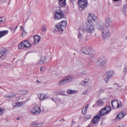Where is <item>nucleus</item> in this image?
<instances>
[{"mask_svg":"<svg viewBox=\"0 0 127 127\" xmlns=\"http://www.w3.org/2000/svg\"><path fill=\"white\" fill-rule=\"evenodd\" d=\"M93 49L92 48L89 46L83 47L81 50V52L85 54H89L91 53H92Z\"/></svg>","mask_w":127,"mask_h":127,"instance_id":"423d86ee","label":"nucleus"},{"mask_svg":"<svg viewBox=\"0 0 127 127\" xmlns=\"http://www.w3.org/2000/svg\"><path fill=\"white\" fill-rule=\"evenodd\" d=\"M44 99L47 98L49 97V96L47 95H44Z\"/></svg>","mask_w":127,"mask_h":127,"instance_id":"a18cd8bd","label":"nucleus"},{"mask_svg":"<svg viewBox=\"0 0 127 127\" xmlns=\"http://www.w3.org/2000/svg\"><path fill=\"white\" fill-rule=\"evenodd\" d=\"M36 82L38 83H41L40 81H39L38 80H36Z\"/></svg>","mask_w":127,"mask_h":127,"instance_id":"5fc2aeb1","label":"nucleus"},{"mask_svg":"<svg viewBox=\"0 0 127 127\" xmlns=\"http://www.w3.org/2000/svg\"><path fill=\"white\" fill-rule=\"evenodd\" d=\"M125 70L126 71H127V63H126L125 64Z\"/></svg>","mask_w":127,"mask_h":127,"instance_id":"79ce46f5","label":"nucleus"},{"mask_svg":"<svg viewBox=\"0 0 127 127\" xmlns=\"http://www.w3.org/2000/svg\"><path fill=\"white\" fill-rule=\"evenodd\" d=\"M19 119V118H18L17 119V120H18Z\"/></svg>","mask_w":127,"mask_h":127,"instance_id":"680f3d73","label":"nucleus"},{"mask_svg":"<svg viewBox=\"0 0 127 127\" xmlns=\"http://www.w3.org/2000/svg\"><path fill=\"white\" fill-rule=\"evenodd\" d=\"M18 26H17L16 27V29H17V27H18Z\"/></svg>","mask_w":127,"mask_h":127,"instance_id":"e2e57ef3","label":"nucleus"},{"mask_svg":"<svg viewBox=\"0 0 127 127\" xmlns=\"http://www.w3.org/2000/svg\"><path fill=\"white\" fill-rule=\"evenodd\" d=\"M87 29L88 32L92 33L94 29V24L93 22H90L88 21L87 22Z\"/></svg>","mask_w":127,"mask_h":127,"instance_id":"1a4fd4ad","label":"nucleus"},{"mask_svg":"<svg viewBox=\"0 0 127 127\" xmlns=\"http://www.w3.org/2000/svg\"><path fill=\"white\" fill-rule=\"evenodd\" d=\"M59 4L62 6H64L66 4V0H59Z\"/></svg>","mask_w":127,"mask_h":127,"instance_id":"412c9836","label":"nucleus"},{"mask_svg":"<svg viewBox=\"0 0 127 127\" xmlns=\"http://www.w3.org/2000/svg\"><path fill=\"white\" fill-rule=\"evenodd\" d=\"M24 44L26 48H28L31 46V44L27 40H25L23 41Z\"/></svg>","mask_w":127,"mask_h":127,"instance_id":"5701e85b","label":"nucleus"},{"mask_svg":"<svg viewBox=\"0 0 127 127\" xmlns=\"http://www.w3.org/2000/svg\"><path fill=\"white\" fill-rule=\"evenodd\" d=\"M104 108L109 113L110 111L111 110V108L110 106H106Z\"/></svg>","mask_w":127,"mask_h":127,"instance_id":"c9c22d12","label":"nucleus"},{"mask_svg":"<svg viewBox=\"0 0 127 127\" xmlns=\"http://www.w3.org/2000/svg\"><path fill=\"white\" fill-rule=\"evenodd\" d=\"M96 104L98 106H101L104 105V102L101 99H99L97 101Z\"/></svg>","mask_w":127,"mask_h":127,"instance_id":"4be33fe9","label":"nucleus"},{"mask_svg":"<svg viewBox=\"0 0 127 127\" xmlns=\"http://www.w3.org/2000/svg\"><path fill=\"white\" fill-rule=\"evenodd\" d=\"M76 122L75 121H73L71 123V125H73L74 124H75Z\"/></svg>","mask_w":127,"mask_h":127,"instance_id":"8fccbe9b","label":"nucleus"},{"mask_svg":"<svg viewBox=\"0 0 127 127\" xmlns=\"http://www.w3.org/2000/svg\"><path fill=\"white\" fill-rule=\"evenodd\" d=\"M3 112V111L2 109L0 108V116L1 115Z\"/></svg>","mask_w":127,"mask_h":127,"instance_id":"a19ab883","label":"nucleus"},{"mask_svg":"<svg viewBox=\"0 0 127 127\" xmlns=\"http://www.w3.org/2000/svg\"><path fill=\"white\" fill-rule=\"evenodd\" d=\"M47 28L45 26H43L42 28V32H45Z\"/></svg>","mask_w":127,"mask_h":127,"instance_id":"ea45409f","label":"nucleus"},{"mask_svg":"<svg viewBox=\"0 0 127 127\" xmlns=\"http://www.w3.org/2000/svg\"><path fill=\"white\" fill-rule=\"evenodd\" d=\"M6 51L5 49L3 48H2L0 49V54H5Z\"/></svg>","mask_w":127,"mask_h":127,"instance_id":"c85d7f7f","label":"nucleus"},{"mask_svg":"<svg viewBox=\"0 0 127 127\" xmlns=\"http://www.w3.org/2000/svg\"><path fill=\"white\" fill-rule=\"evenodd\" d=\"M41 109L39 106H35L31 111L33 115H38L41 112Z\"/></svg>","mask_w":127,"mask_h":127,"instance_id":"9d476101","label":"nucleus"},{"mask_svg":"<svg viewBox=\"0 0 127 127\" xmlns=\"http://www.w3.org/2000/svg\"><path fill=\"white\" fill-rule=\"evenodd\" d=\"M96 27L97 29L100 30H103L104 29V25L103 23H100L97 24Z\"/></svg>","mask_w":127,"mask_h":127,"instance_id":"a211bd4d","label":"nucleus"},{"mask_svg":"<svg viewBox=\"0 0 127 127\" xmlns=\"http://www.w3.org/2000/svg\"><path fill=\"white\" fill-rule=\"evenodd\" d=\"M2 0H0V1H1Z\"/></svg>","mask_w":127,"mask_h":127,"instance_id":"338daca9","label":"nucleus"},{"mask_svg":"<svg viewBox=\"0 0 127 127\" xmlns=\"http://www.w3.org/2000/svg\"><path fill=\"white\" fill-rule=\"evenodd\" d=\"M106 62L105 58L103 57H101L96 61V64L98 66H103L105 65Z\"/></svg>","mask_w":127,"mask_h":127,"instance_id":"20e7f679","label":"nucleus"},{"mask_svg":"<svg viewBox=\"0 0 127 127\" xmlns=\"http://www.w3.org/2000/svg\"><path fill=\"white\" fill-rule=\"evenodd\" d=\"M45 61V57H41L40 60L38 63V64L41 65L44 63Z\"/></svg>","mask_w":127,"mask_h":127,"instance_id":"393cba45","label":"nucleus"},{"mask_svg":"<svg viewBox=\"0 0 127 127\" xmlns=\"http://www.w3.org/2000/svg\"><path fill=\"white\" fill-rule=\"evenodd\" d=\"M23 27H22L21 26V29H20V30L21 31H22L23 30Z\"/></svg>","mask_w":127,"mask_h":127,"instance_id":"6e6d98bb","label":"nucleus"},{"mask_svg":"<svg viewBox=\"0 0 127 127\" xmlns=\"http://www.w3.org/2000/svg\"><path fill=\"white\" fill-rule=\"evenodd\" d=\"M118 127H124V125L122 124L118 126Z\"/></svg>","mask_w":127,"mask_h":127,"instance_id":"864d4df0","label":"nucleus"},{"mask_svg":"<svg viewBox=\"0 0 127 127\" xmlns=\"http://www.w3.org/2000/svg\"><path fill=\"white\" fill-rule=\"evenodd\" d=\"M82 37V34L80 32H78V37L80 39H81Z\"/></svg>","mask_w":127,"mask_h":127,"instance_id":"e433bc0d","label":"nucleus"},{"mask_svg":"<svg viewBox=\"0 0 127 127\" xmlns=\"http://www.w3.org/2000/svg\"><path fill=\"white\" fill-rule=\"evenodd\" d=\"M41 39L40 36L36 35L34 36V45L40 42Z\"/></svg>","mask_w":127,"mask_h":127,"instance_id":"f3484780","label":"nucleus"},{"mask_svg":"<svg viewBox=\"0 0 127 127\" xmlns=\"http://www.w3.org/2000/svg\"><path fill=\"white\" fill-rule=\"evenodd\" d=\"M85 82L86 83H87L89 81V79H85Z\"/></svg>","mask_w":127,"mask_h":127,"instance_id":"3c124183","label":"nucleus"},{"mask_svg":"<svg viewBox=\"0 0 127 127\" xmlns=\"http://www.w3.org/2000/svg\"><path fill=\"white\" fill-rule=\"evenodd\" d=\"M114 72L113 71L110 70L106 73L103 76V79L107 83L108 80L112 78L113 76Z\"/></svg>","mask_w":127,"mask_h":127,"instance_id":"7ed1b4c3","label":"nucleus"},{"mask_svg":"<svg viewBox=\"0 0 127 127\" xmlns=\"http://www.w3.org/2000/svg\"><path fill=\"white\" fill-rule=\"evenodd\" d=\"M125 39V40L127 39V36L126 37Z\"/></svg>","mask_w":127,"mask_h":127,"instance_id":"052dcab7","label":"nucleus"},{"mask_svg":"<svg viewBox=\"0 0 127 127\" xmlns=\"http://www.w3.org/2000/svg\"><path fill=\"white\" fill-rule=\"evenodd\" d=\"M23 35L24 34V35H26V32L24 30H23V31L22 33V34Z\"/></svg>","mask_w":127,"mask_h":127,"instance_id":"37998d69","label":"nucleus"},{"mask_svg":"<svg viewBox=\"0 0 127 127\" xmlns=\"http://www.w3.org/2000/svg\"><path fill=\"white\" fill-rule=\"evenodd\" d=\"M67 26V22L65 20H63L60 22V24L56 25H55L56 31H64L63 28L66 27Z\"/></svg>","mask_w":127,"mask_h":127,"instance_id":"f03ea898","label":"nucleus"},{"mask_svg":"<svg viewBox=\"0 0 127 127\" xmlns=\"http://www.w3.org/2000/svg\"><path fill=\"white\" fill-rule=\"evenodd\" d=\"M123 14L126 16L127 15V4L125 5L123 10Z\"/></svg>","mask_w":127,"mask_h":127,"instance_id":"a878e982","label":"nucleus"},{"mask_svg":"<svg viewBox=\"0 0 127 127\" xmlns=\"http://www.w3.org/2000/svg\"><path fill=\"white\" fill-rule=\"evenodd\" d=\"M17 104L16 102L15 103H13V105L14 107H15L17 105Z\"/></svg>","mask_w":127,"mask_h":127,"instance_id":"49530a36","label":"nucleus"},{"mask_svg":"<svg viewBox=\"0 0 127 127\" xmlns=\"http://www.w3.org/2000/svg\"><path fill=\"white\" fill-rule=\"evenodd\" d=\"M76 92V91L70 89H68L66 91V93L68 94H74Z\"/></svg>","mask_w":127,"mask_h":127,"instance_id":"bb28decb","label":"nucleus"},{"mask_svg":"<svg viewBox=\"0 0 127 127\" xmlns=\"http://www.w3.org/2000/svg\"><path fill=\"white\" fill-rule=\"evenodd\" d=\"M25 48L26 47L24 46L23 42L19 44L18 45V48L20 49H23Z\"/></svg>","mask_w":127,"mask_h":127,"instance_id":"2f4dec72","label":"nucleus"},{"mask_svg":"<svg viewBox=\"0 0 127 127\" xmlns=\"http://www.w3.org/2000/svg\"><path fill=\"white\" fill-rule=\"evenodd\" d=\"M20 99V97H17V100H19Z\"/></svg>","mask_w":127,"mask_h":127,"instance_id":"4d7b16f0","label":"nucleus"},{"mask_svg":"<svg viewBox=\"0 0 127 127\" xmlns=\"http://www.w3.org/2000/svg\"><path fill=\"white\" fill-rule=\"evenodd\" d=\"M89 105V104H88L85 107H84L83 108L82 112L83 114H85L86 113L87 109Z\"/></svg>","mask_w":127,"mask_h":127,"instance_id":"cd10ccee","label":"nucleus"},{"mask_svg":"<svg viewBox=\"0 0 127 127\" xmlns=\"http://www.w3.org/2000/svg\"><path fill=\"white\" fill-rule=\"evenodd\" d=\"M88 39H85V41H88Z\"/></svg>","mask_w":127,"mask_h":127,"instance_id":"bf43d9fd","label":"nucleus"},{"mask_svg":"<svg viewBox=\"0 0 127 127\" xmlns=\"http://www.w3.org/2000/svg\"><path fill=\"white\" fill-rule=\"evenodd\" d=\"M58 10L57 9L55 10L54 19L56 20H60L64 18V14L61 9L58 8Z\"/></svg>","mask_w":127,"mask_h":127,"instance_id":"f257e3e1","label":"nucleus"},{"mask_svg":"<svg viewBox=\"0 0 127 127\" xmlns=\"http://www.w3.org/2000/svg\"><path fill=\"white\" fill-rule=\"evenodd\" d=\"M8 31L4 30L3 31H0V38L3 36L4 35L8 33Z\"/></svg>","mask_w":127,"mask_h":127,"instance_id":"b1692460","label":"nucleus"},{"mask_svg":"<svg viewBox=\"0 0 127 127\" xmlns=\"http://www.w3.org/2000/svg\"><path fill=\"white\" fill-rule=\"evenodd\" d=\"M80 29L83 32H84L82 33L83 36H84V34L86 35V36L87 37V32H85L86 31V29L85 28L83 27L82 28H81Z\"/></svg>","mask_w":127,"mask_h":127,"instance_id":"473e14b6","label":"nucleus"},{"mask_svg":"<svg viewBox=\"0 0 127 127\" xmlns=\"http://www.w3.org/2000/svg\"><path fill=\"white\" fill-rule=\"evenodd\" d=\"M52 100L53 101H54V100L53 99H52Z\"/></svg>","mask_w":127,"mask_h":127,"instance_id":"0e129e2a","label":"nucleus"},{"mask_svg":"<svg viewBox=\"0 0 127 127\" xmlns=\"http://www.w3.org/2000/svg\"><path fill=\"white\" fill-rule=\"evenodd\" d=\"M75 53L74 54V55H75Z\"/></svg>","mask_w":127,"mask_h":127,"instance_id":"69168bd1","label":"nucleus"},{"mask_svg":"<svg viewBox=\"0 0 127 127\" xmlns=\"http://www.w3.org/2000/svg\"><path fill=\"white\" fill-rule=\"evenodd\" d=\"M72 3H73V2H74V0H69Z\"/></svg>","mask_w":127,"mask_h":127,"instance_id":"603ef678","label":"nucleus"},{"mask_svg":"<svg viewBox=\"0 0 127 127\" xmlns=\"http://www.w3.org/2000/svg\"><path fill=\"white\" fill-rule=\"evenodd\" d=\"M37 123L35 122H33L30 125L31 127H37Z\"/></svg>","mask_w":127,"mask_h":127,"instance_id":"f704fd0d","label":"nucleus"},{"mask_svg":"<svg viewBox=\"0 0 127 127\" xmlns=\"http://www.w3.org/2000/svg\"><path fill=\"white\" fill-rule=\"evenodd\" d=\"M112 25V22L109 17H107L106 18L105 22V25L106 27H110Z\"/></svg>","mask_w":127,"mask_h":127,"instance_id":"9b49d317","label":"nucleus"},{"mask_svg":"<svg viewBox=\"0 0 127 127\" xmlns=\"http://www.w3.org/2000/svg\"><path fill=\"white\" fill-rule=\"evenodd\" d=\"M5 21V18L4 16L0 17V24H3Z\"/></svg>","mask_w":127,"mask_h":127,"instance_id":"c756f323","label":"nucleus"},{"mask_svg":"<svg viewBox=\"0 0 127 127\" xmlns=\"http://www.w3.org/2000/svg\"><path fill=\"white\" fill-rule=\"evenodd\" d=\"M124 116L125 115L123 112H120L117 116V119L121 120Z\"/></svg>","mask_w":127,"mask_h":127,"instance_id":"6ab92c4d","label":"nucleus"},{"mask_svg":"<svg viewBox=\"0 0 127 127\" xmlns=\"http://www.w3.org/2000/svg\"><path fill=\"white\" fill-rule=\"evenodd\" d=\"M92 53H90L89 54H88V55H89V58L90 59H92L93 58L94 56V51L93 50V51Z\"/></svg>","mask_w":127,"mask_h":127,"instance_id":"7c9ffc66","label":"nucleus"},{"mask_svg":"<svg viewBox=\"0 0 127 127\" xmlns=\"http://www.w3.org/2000/svg\"><path fill=\"white\" fill-rule=\"evenodd\" d=\"M42 67H41L40 68V71H42Z\"/></svg>","mask_w":127,"mask_h":127,"instance_id":"13d9d810","label":"nucleus"},{"mask_svg":"<svg viewBox=\"0 0 127 127\" xmlns=\"http://www.w3.org/2000/svg\"><path fill=\"white\" fill-rule=\"evenodd\" d=\"M102 110H100L99 114V116L100 117L102 116L106 115L109 113L104 108L102 109Z\"/></svg>","mask_w":127,"mask_h":127,"instance_id":"dca6fc26","label":"nucleus"},{"mask_svg":"<svg viewBox=\"0 0 127 127\" xmlns=\"http://www.w3.org/2000/svg\"><path fill=\"white\" fill-rule=\"evenodd\" d=\"M86 83L85 81H83L82 82V83L81 84L83 85H84Z\"/></svg>","mask_w":127,"mask_h":127,"instance_id":"09e8293b","label":"nucleus"},{"mask_svg":"<svg viewBox=\"0 0 127 127\" xmlns=\"http://www.w3.org/2000/svg\"><path fill=\"white\" fill-rule=\"evenodd\" d=\"M42 125V124L40 123V124H37V127H41Z\"/></svg>","mask_w":127,"mask_h":127,"instance_id":"c03bdc74","label":"nucleus"},{"mask_svg":"<svg viewBox=\"0 0 127 127\" xmlns=\"http://www.w3.org/2000/svg\"><path fill=\"white\" fill-rule=\"evenodd\" d=\"M66 83H67L64 78L63 79L58 82V85L59 86H60L64 85Z\"/></svg>","mask_w":127,"mask_h":127,"instance_id":"aec40b11","label":"nucleus"},{"mask_svg":"<svg viewBox=\"0 0 127 127\" xmlns=\"http://www.w3.org/2000/svg\"><path fill=\"white\" fill-rule=\"evenodd\" d=\"M67 83L72 81L73 78L70 75H68L65 76L64 78Z\"/></svg>","mask_w":127,"mask_h":127,"instance_id":"2eb2a0df","label":"nucleus"},{"mask_svg":"<svg viewBox=\"0 0 127 127\" xmlns=\"http://www.w3.org/2000/svg\"><path fill=\"white\" fill-rule=\"evenodd\" d=\"M44 94H41L39 98L41 100H43L44 99Z\"/></svg>","mask_w":127,"mask_h":127,"instance_id":"58836bf2","label":"nucleus"},{"mask_svg":"<svg viewBox=\"0 0 127 127\" xmlns=\"http://www.w3.org/2000/svg\"><path fill=\"white\" fill-rule=\"evenodd\" d=\"M101 35L102 38L103 39H105L106 38L110 37V33L109 29L107 28H104L103 30Z\"/></svg>","mask_w":127,"mask_h":127,"instance_id":"0eeeda50","label":"nucleus"},{"mask_svg":"<svg viewBox=\"0 0 127 127\" xmlns=\"http://www.w3.org/2000/svg\"><path fill=\"white\" fill-rule=\"evenodd\" d=\"M28 92V90H23L19 91L17 92V94L18 95H24L27 94Z\"/></svg>","mask_w":127,"mask_h":127,"instance_id":"4468645a","label":"nucleus"},{"mask_svg":"<svg viewBox=\"0 0 127 127\" xmlns=\"http://www.w3.org/2000/svg\"><path fill=\"white\" fill-rule=\"evenodd\" d=\"M111 103L112 107L114 108H115L114 106L116 107V105H117V106L118 108H120L122 107V104L120 103L119 104L117 100H113L111 102Z\"/></svg>","mask_w":127,"mask_h":127,"instance_id":"f8f14e48","label":"nucleus"},{"mask_svg":"<svg viewBox=\"0 0 127 127\" xmlns=\"http://www.w3.org/2000/svg\"><path fill=\"white\" fill-rule=\"evenodd\" d=\"M16 96L15 94H13L11 95H5L4 96L5 97L9 99H11L12 97Z\"/></svg>","mask_w":127,"mask_h":127,"instance_id":"72a5a7b5","label":"nucleus"},{"mask_svg":"<svg viewBox=\"0 0 127 127\" xmlns=\"http://www.w3.org/2000/svg\"><path fill=\"white\" fill-rule=\"evenodd\" d=\"M87 91V90H85L82 93V94L86 95V94Z\"/></svg>","mask_w":127,"mask_h":127,"instance_id":"de8ad7c7","label":"nucleus"},{"mask_svg":"<svg viewBox=\"0 0 127 127\" xmlns=\"http://www.w3.org/2000/svg\"><path fill=\"white\" fill-rule=\"evenodd\" d=\"M92 20L95 22L97 21V17L95 14L92 13H89L88 14V21L90 22H93Z\"/></svg>","mask_w":127,"mask_h":127,"instance_id":"6e6552de","label":"nucleus"},{"mask_svg":"<svg viewBox=\"0 0 127 127\" xmlns=\"http://www.w3.org/2000/svg\"><path fill=\"white\" fill-rule=\"evenodd\" d=\"M100 118V116L96 115L95 116L94 118L92 119V122L94 124H96L99 121Z\"/></svg>","mask_w":127,"mask_h":127,"instance_id":"ddd939ff","label":"nucleus"},{"mask_svg":"<svg viewBox=\"0 0 127 127\" xmlns=\"http://www.w3.org/2000/svg\"><path fill=\"white\" fill-rule=\"evenodd\" d=\"M4 54H2L1 56H0V58L2 60L4 59L6 57V56Z\"/></svg>","mask_w":127,"mask_h":127,"instance_id":"4c0bfd02","label":"nucleus"},{"mask_svg":"<svg viewBox=\"0 0 127 127\" xmlns=\"http://www.w3.org/2000/svg\"><path fill=\"white\" fill-rule=\"evenodd\" d=\"M88 4L87 0H79L78 1L79 6L81 11L83 10L85 8L87 7Z\"/></svg>","mask_w":127,"mask_h":127,"instance_id":"39448f33","label":"nucleus"}]
</instances>
